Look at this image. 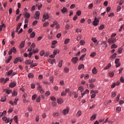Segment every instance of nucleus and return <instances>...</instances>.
I'll return each mask as SVG.
<instances>
[{
  "instance_id": "obj_1",
  "label": "nucleus",
  "mask_w": 124,
  "mask_h": 124,
  "mask_svg": "<svg viewBox=\"0 0 124 124\" xmlns=\"http://www.w3.org/2000/svg\"><path fill=\"white\" fill-rule=\"evenodd\" d=\"M18 62H23V58L20 57H16L15 59V60L14 61V63H17Z\"/></svg>"
},
{
  "instance_id": "obj_2",
  "label": "nucleus",
  "mask_w": 124,
  "mask_h": 124,
  "mask_svg": "<svg viewBox=\"0 0 124 124\" xmlns=\"http://www.w3.org/2000/svg\"><path fill=\"white\" fill-rule=\"evenodd\" d=\"M49 18V15H48V14L47 13H45L43 15V17L42 19V22H45V21H46V20H48Z\"/></svg>"
},
{
  "instance_id": "obj_3",
  "label": "nucleus",
  "mask_w": 124,
  "mask_h": 124,
  "mask_svg": "<svg viewBox=\"0 0 124 124\" xmlns=\"http://www.w3.org/2000/svg\"><path fill=\"white\" fill-rule=\"evenodd\" d=\"M99 23V19H97L96 16H95L94 21H93V26H97Z\"/></svg>"
},
{
  "instance_id": "obj_4",
  "label": "nucleus",
  "mask_w": 124,
  "mask_h": 124,
  "mask_svg": "<svg viewBox=\"0 0 124 124\" xmlns=\"http://www.w3.org/2000/svg\"><path fill=\"white\" fill-rule=\"evenodd\" d=\"M35 20H39V16H40V13L39 12V11H37L35 12Z\"/></svg>"
},
{
  "instance_id": "obj_5",
  "label": "nucleus",
  "mask_w": 124,
  "mask_h": 124,
  "mask_svg": "<svg viewBox=\"0 0 124 124\" xmlns=\"http://www.w3.org/2000/svg\"><path fill=\"white\" fill-rule=\"evenodd\" d=\"M78 62V58L77 57H74L72 59V62L74 64H76L77 63V62Z\"/></svg>"
},
{
  "instance_id": "obj_6",
  "label": "nucleus",
  "mask_w": 124,
  "mask_h": 124,
  "mask_svg": "<svg viewBox=\"0 0 124 124\" xmlns=\"http://www.w3.org/2000/svg\"><path fill=\"white\" fill-rule=\"evenodd\" d=\"M24 18H26L27 19H29L31 17V14L27 12L24 13Z\"/></svg>"
},
{
  "instance_id": "obj_7",
  "label": "nucleus",
  "mask_w": 124,
  "mask_h": 124,
  "mask_svg": "<svg viewBox=\"0 0 124 124\" xmlns=\"http://www.w3.org/2000/svg\"><path fill=\"white\" fill-rule=\"evenodd\" d=\"M16 85H17V83L15 81H14L10 83L9 84V87L10 88H14V87L16 86Z\"/></svg>"
},
{
  "instance_id": "obj_8",
  "label": "nucleus",
  "mask_w": 124,
  "mask_h": 124,
  "mask_svg": "<svg viewBox=\"0 0 124 124\" xmlns=\"http://www.w3.org/2000/svg\"><path fill=\"white\" fill-rule=\"evenodd\" d=\"M108 42L109 44H112V43H115V42H116V39H109L108 40Z\"/></svg>"
},
{
  "instance_id": "obj_9",
  "label": "nucleus",
  "mask_w": 124,
  "mask_h": 124,
  "mask_svg": "<svg viewBox=\"0 0 124 124\" xmlns=\"http://www.w3.org/2000/svg\"><path fill=\"white\" fill-rule=\"evenodd\" d=\"M3 121H4L5 123H9L10 122V119L9 118H7L6 117L4 116L2 117Z\"/></svg>"
},
{
  "instance_id": "obj_10",
  "label": "nucleus",
  "mask_w": 124,
  "mask_h": 124,
  "mask_svg": "<svg viewBox=\"0 0 124 124\" xmlns=\"http://www.w3.org/2000/svg\"><path fill=\"white\" fill-rule=\"evenodd\" d=\"M57 103L59 104H62V103H63V100L62 98H59L57 100Z\"/></svg>"
},
{
  "instance_id": "obj_11",
  "label": "nucleus",
  "mask_w": 124,
  "mask_h": 124,
  "mask_svg": "<svg viewBox=\"0 0 124 124\" xmlns=\"http://www.w3.org/2000/svg\"><path fill=\"white\" fill-rule=\"evenodd\" d=\"M48 62H50V63H51V64H53V63L56 62V60L55 59H49Z\"/></svg>"
},
{
  "instance_id": "obj_12",
  "label": "nucleus",
  "mask_w": 124,
  "mask_h": 124,
  "mask_svg": "<svg viewBox=\"0 0 124 124\" xmlns=\"http://www.w3.org/2000/svg\"><path fill=\"white\" fill-rule=\"evenodd\" d=\"M69 112V109H68V108H67L63 110L62 113L63 114V115H66V114H67V113H68Z\"/></svg>"
},
{
  "instance_id": "obj_13",
  "label": "nucleus",
  "mask_w": 124,
  "mask_h": 124,
  "mask_svg": "<svg viewBox=\"0 0 124 124\" xmlns=\"http://www.w3.org/2000/svg\"><path fill=\"white\" fill-rule=\"evenodd\" d=\"M110 67H111V63H108V65L104 68V70H107V69H109Z\"/></svg>"
},
{
  "instance_id": "obj_14",
  "label": "nucleus",
  "mask_w": 124,
  "mask_h": 124,
  "mask_svg": "<svg viewBox=\"0 0 124 124\" xmlns=\"http://www.w3.org/2000/svg\"><path fill=\"white\" fill-rule=\"evenodd\" d=\"M12 73H13V70H11L10 71L8 72V73H7L5 75L6 76H9V75H11Z\"/></svg>"
},
{
  "instance_id": "obj_15",
  "label": "nucleus",
  "mask_w": 124,
  "mask_h": 124,
  "mask_svg": "<svg viewBox=\"0 0 124 124\" xmlns=\"http://www.w3.org/2000/svg\"><path fill=\"white\" fill-rule=\"evenodd\" d=\"M82 68H85V66L83 64L79 65L78 67V70H81Z\"/></svg>"
},
{
  "instance_id": "obj_16",
  "label": "nucleus",
  "mask_w": 124,
  "mask_h": 124,
  "mask_svg": "<svg viewBox=\"0 0 124 124\" xmlns=\"http://www.w3.org/2000/svg\"><path fill=\"white\" fill-rule=\"evenodd\" d=\"M11 50H12V53H14V54H16V53H17V50L15 47H13Z\"/></svg>"
},
{
  "instance_id": "obj_17",
  "label": "nucleus",
  "mask_w": 124,
  "mask_h": 124,
  "mask_svg": "<svg viewBox=\"0 0 124 124\" xmlns=\"http://www.w3.org/2000/svg\"><path fill=\"white\" fill-rule=\"evenodd\" d=\"M96 118V114H93L90 118L91 121H93Z\"/></svg>"
},
{
  "instance_id": "obj_18",
  "label": "nucleus",
  "mask_w": 124,
  "mask_h": 124,
  "mask_svg": "<svg viewBox=\"0 0 124 124\" xmlns=\"http://www.w3.org/2000/svg\"><path fill=\"white\" fill-rule=\"evenodd\" d=\"M0 101L1 102H5V101H6V97L5 96L2 97L0 99Z\"/></svg>"
},
{
  "instance_id": "obj_19",
  "label": "nucleus",
  "mask_w": 124,
  "mask_h": 124,
  "mask_svg": "<svg viewBox=\"0 0 124 124\" xmlns=\"http://www.w3.org/2000/svg\"><path fill=\"white\" fill-rule=\"evenodd\" d=\"M35 36V32L33 31L30 35L31 38H33Z\"/></svg>"
},
{
  "instance_id": "obj_20",
  "label": "nucleus",
  "mask_w": 124,
  "mask_h": 124,
  "mask_svg": "<svg viewBox=\"0 0 124 124\" xmlns=\"http://www.w3.org/2000/svg\"><path fill=\"white\" fill-rule=\"evenodd\" d=\"M25 64H31V60H26L25 62Z\"/></svg>"
},
{
  "instance_id": "obj_21",
  "label": "nucleus",
  "mask_w": 124,
  "mask_h": 124,
  "mask_svg": "<svg viewBox=\"0 0 124 124\" xmlns=\"http://www.w3.org/2000/svg\"><path fill=\"white\" fill-rule=\"evenodd\" d=\"M92 72L93 74H96L97 73V71H96V68L95 67H94L93 69L92 70Z\"/></svg>"
},
{
  "instance_id": "obj_22",
  "label": "nucleus",
  "mask_w": 124,
  "mask_h": 124,
  "mask_svg": "<svg viewBox=\"0 0 124 124\" xmlns=\"http://www.w3.org/2000/svg\"><path fill=\"white\" fill-rule=\"evenodd\" d=\"M3 28H5V25L4 24H2V25H0V31H2V29H3Z\"/></svg>"
},
{
  "instance_id": "obj_23",
  "label": "nucleus",
  "mask_w": 124,
  "mask_h": 124,
  "mask_svg": "<svg viewBox=\"0 0 124 124\" xmlns=\"http://www.w3.org/2000/svg\"><path fill=\"white\" fill-rule=\"evenodd\" d=\"M24 46H25V41H23L21 43L20 45V47H21V48H24Z\"/></svg>"
},
{
  "instance_id": "obj_24",
  "label": "nucleus",
  "mask_w": 124,
  "mask_h": 124,
  "mask_svg": "<svg viewBox=\"0 0 124 124\" xmlns=\"http://www.w3.org/2000/svg\"><path fill=\"white\" fill-rule=\"evenodd\" d=\"M116 57H117V53H115L112 55H111L110 59V60H112V59L116 58Z\"/></svg>"
},
{
  "instance_id": "obj_25",
  "label": "nucleus",
  "mask_w": 124,
  "mask_h": 124,
  "mask_svg": "<svg viewBox=\"0 0 124 124\" xmlns=\"http://www.w3.org/2000/svg\"><path fill=\"white\" fill-rule=\"evenodd\" d=\"M73 94H74L75 98H77L78 97V94L76 93V92L73 91Z\"/></svg>"
},
{
  "instance_id": "obj_26",
  "label": "nucleus",
  "mask_w": 124,
  "mask_h": 124,
  "mask_svg": "<svg viewBox=\"0 0 124 124\" xmlns=\"http://www.w3.org/2000/svg\"><path fill=\"white\" fill-rule=\"evenodd\" d=\"M109 77H114V72H110L109 73Z\"/></svg>"
},
{
  "instance_id": "obj_27",
  "label": "nucleus",
  "mask_w": 124,
  "mask_h": 124,
  "mask_svg": "<svg viewBox=\"0 0 124 124\" xmlns=\"http://www.w3.org/2000/svg\"><path fill=\"white\" fill-rule=\"evenodd\" d=\"M66 11H67V9L65 7H63L62 8V13H65V12H66Z\"/></svg>"
},
{
  "instance_id": "obj_28",
  "label": "nucleus",
  "mask_w": 124,
  "mask_h": 124,
  "mask_svg": "<svg viewBox=\"0 0 124 124\" xmlns=\"http://www.w3.org/2000/svg\"><path fill=\"white\" fill-rule=\"evenodd\" d=\"M58 66L60 68H61V67H62V61H59Z\"/></svg>"
},
{
  "instance_id": "obj_29",
  "label": "nucleus",
  "mask_w": 124,
  "mask_h": 124,
  "mask_svg": "<svg viewBox=\"0 0 124 124\" xmlns=\"http://www.w3.org/2000/svg\"><path fill=\"white\" fill-rule=\"evenodd\" d=\"M14 120L15 121L16 124H18V116H15L14 118Z\"/></svg>"
},
{
  "instance_id": "obj_30",
  "label": "nucleus",
  "mask_w": 124,
  "mask_h": 124,
  "mask_svg": "<svg viewBox=\"0 0 124 124\" xmlns=\"http://www.w3.org/2000/svg\"><path fill=\"white\" fill-rule=\"evenodd\" d=\"M116 92H112L111 93V97H115L116 96Z\"/></svg>"
},
{
  "instance_id": "obj_31",
  "label": "nucleus",
  "mask_w": 124,
  "mask_h": 124,
  "mask_svg": "<svg viewBox=\"0 0 124 124\" xmlns=\"http://www.w3.org/2000/svg\"><path fill=\"white\" fill-rule=\"evenodd\" d=\"M111 49H114L117 48L118 46L116 44H114L112 45H111Z\"/></svg>"
},
{
  "instance_id": "obj_32",
  "label": "nucleus",
  "mask_w": 124,
  "mask_h": 124,
  "mask_svg": "<svg viewBox=\"0 0 124 124\" xmlns=\"http://www.w3.org/2000/svg\"><path fill=\"white\" fill-rule=\"evenodd\" d=\"M18 100H19V99H18L17 98H16L14 101V104H15V105H16L17 101H18Z\"/></svg>"
},
{
  "instance_id": "obj_33",
  "label": "nucleus",
  "mask_w": 124,
  "mask_h": 124,
  "mask_svg": "<svg viewBox=\"0 0 124 124\" xmlns=\"http://www.w3.org/2000/svg\"><path fill=\"white\" fill-rule=\"evenodd\" d=\"M70 41V39H66L64 42V44H67Z\"/></svg>"
},
{
  "instance_id": "obj_34",
  "label": "nucleus",
  "mask_w": 124,
  "mask_h": 124,
  "mask_svg": "<svg viewBox=\"0 0 124 124\" xmlns=\"http://www.w3.org/2000/svg\"><path fill=\"white\" fill-rule=\"evenodd\" d=\"M37 66V63H33V64H31L30 65V67H31V68H32V67H34V66Z\"/></svg>"
},
{
  "instance_id": "obj_35",
  "label": "nucleus",
  "mask_w": 124,
  "mask_h": 124,
  "mask_svg": "<svg viewBox=\"0 0 124 124\" xmlns=\"http://www.w3.org/2000/svg\"><path fill=\"white\" fill-rule=\"evenodd\" d=\"M103 29H104V25H101L99 28V31H102Z\"/></svg>"
},
{
  "instance_id": "obj_36",
  "label": "nucleus",
  "mask_w": 124,
  "mask_h": 124,
  "mask_svg": "<svg viewBox=\"0 0 124 124\" xmlns=\"http://www.w3.org/2000/svg\"><path fill=\"white\" fill-rule=\"evenodd\" d=\"M53 117H59V113H58V112H54L53 114Z\"/></svg>"
},
{
  "instance_id": "obj_37",
  "label": "nucleus",
  "mask_w": 124,
  "mask_h": 124,
  "mask_svg": "<svg viewBox=\"0 0 124 124\" xmlns=\"http://www.w3.org/2000/svg\"><path fill=\"white\" fill-rule=\"evenodd\" d=\"M17 92L15 91H14L12 93L13 96H17Z\"/></svg>"
},
{
  "instance_id": "obj_38",
  "label": "nucleus",
  "mask_w": 124,
  "mask_h": 124,
  "mask_svg": "<svg viewBox=\"0 0 124 124\" xmlns=\"http://www.w3.org/2000/svg\"><path fill=\"white\" fill-rule=\"evenodd\" d=\"M28 77L29 78H33L34 76H33V74H31V73H29L28 74Z\"/></svg>"
},
{
  "instance_id": "obj_39",
  "label": "nucleus",
  "mask_w": 124,
  "mask_h": 124,
  "mask_svg": "<svg viewBox=\"0 0 124 124\" xmlns=\"http://www.w3.org/2000/svg\"><path fill=\"white\" fill-rule=\"evenodd\" d=\"M37 85H38V90H39V91L42 90V86H41L39 83H37Z\"/></svg>"
},
{
  "instance_id": "obj_40",
  "label": "nucleus",
  "mask_w": 124,
  "mask_h": 124,
  "mask_svg": "<svg viewBox=\"0 0 124 124\" xmlns=\"http://www.w3.org/2000/svg\"><path fill=\"white\" fill-rule=\"evenodd\" d=\"M93 4L91 3L89 5L88 8L89 9H92V8H93Z\"/></svg>"
},
{
  "instance_id": "obj_41",
  "label": "nucleus",
  "mask_w": 124,
  "mask_h": 124,
  "mask_svg": "<svg viewBox=\"0 0 124 124\" xmlns=\"http://www.w3.org/2000/svg\"><path fill=\"white\" fill-rule=\"evenodd\" d=\"M82 115V113L80 110L78 111L77 113V116H78V117H80Z\"/></svg>"
},
{
  "instance_id": "obj_42",
  "label": "nucleus",
  "mask_w": 124,
  "mask_h": 124,
  "mask_svg": "<svg viewBox=\"0 0 124 124\" xmlns=\"http://www.w3.org/2000/svg\"><path fill=\"white\" fill-rule=\"evenodd\" d=\"M76 6V5H75V4H72L70 6V9H73L74 8H75Z\"/></svg>"
},
{
  "instance_id": "obj_43",
  "label": "nucleus",
  "mask_w": 124,
  "mask_h": 124,
  "mask_svg": "<svg viewBox=\"0 0 124 124\" xmlns=\"http://www.w3.org/2000/svg\"><path fill=\"white\" fill-rule=\"evenodd\" d=\"M89 87L90 88H91V89H93V88L95 87V85H94V84H90Z\"/></svg>"
},
{
  "instance_id": "obj_44",
  "label": "nucleus",
  "mask_w": 124,
  "mask_h": 124,
  "mask_svg": "<svg viewBox=\"0 0 124 124\" xmlns=\"http://www.w3.org/2000/svg\"><path fill=\"white\" fill-rule=\"evenodd\" d=\"M50 94H51V92H50L49 91H47L46 93L45 96H48V95H50Z\"/></svg>"
},
{
  "instance_id": "obj_45",
  "label": "nucleus",
  "mask_w": 124,
  "mask_h": 124,
  "mask_svg": "<svg viewBox=\"0 0 124 124\" xmlns=\"http://www.w3.org/2000/svg\"><path fill=\"white\" fill-rule=\"evenodd\" d=\"M121 9H122V7H121V6H118L117 9V12H120V11H121Z\"/></svg>"
},
{
  "instance_id": "obj_46",
  "label": "nucleus",
  "mask_w": 124,
  "mask_h": 124,
  "mask_svg": "<svg viewBox=\"0 0 124 124\" xmlns=\"http://www.w3.org/2000/svg\"><path fill=\"white\" fill-rule=\"evenodd\" d=\"M79 43L80 45H84L85 44V41L81 40L80 41Z\"/></svg>"
},
{
  "instance_id": "obj_47",
  "label": "nucleus",
  "mask_w": 124,
  "mask_h": 124,
  "mask_svg": "<svg viewBox=\"0 0 124 124\" xmlns=\"http://www.w3.org/2000/svg\"><path fill=\"white\" fill-rule=\"evenodd\" d=\"M95 55H96V53L93 52L90 55V57H95Z\"/></svg>"
},
{
  "instance_id": "obj_48",
  "label": "nucleus",
  "mask_w": 124,
  "mask_h": 124,
  "mask_svg": "<svg viewBox=\"0 0 124 124\" xmlns=\"http://www.w3.org/2000/svg\"><path fill=\"white\" fill-rule=\"evenodd\" d=\"M44 54H45V52H44V50H42L40 53V56H41V57H42V56H44Z\"/></svg>"
},
{
  "instance_id": "obj_49",
  "label": "nucleus",
  "mask_w": 124,
  "mask_h": 124,
  "mask_svg": "<svg viewBox=\"0 0 124 124\" xmlns=\"http://www.w3.org/2000/svg\"><path fill=\"white\" fill-rule=\"evenodd\" d=\"M64 70L65 73H68L69 72V69H68V68H65Z\"/></svg>"
},
{
  "instance_id": "obj_50",
  "label": "nucleus",
  "mask_w": 124,
  "mask_h": 124,
  "mask_svg": "<svg viewBox=\"0 0 124 124\" xmlns=\"http://www.w3.org/2000/svg\"><path fill=\"white\" fill-rule=\"evenodd\" d=\"M38 51H39L38 50V48L36 49H33V51H32V53H34V54H35V53H38Z\"/></svg>"
},
{
  "instance_id": "obj_51",
  "label": "nucleus",
  "mask_w": 124,
  "mask_h": 124,
  "mask_svg": "<svg viewBox=\"0 0 124 124\" xmlns=\"http://www.w3.org/2000/svg\"><path fill=\"white\" fill-rule=\"evenodd\" d=\"M123 52V49L121 48V47H120V48H119V49H118V53H119V54H122V52Z\"/></svg>"
},
{
  "instance_id": "obj_52",
  "label": "nucleus",
  "mask_w": 124,
  "mask_h": 124,
  "mask_svg": "<svg viewBox=\"0 0 124 124\" xmlns=\"http://www.w3.org/2000/svg\"><path fill=\"white\" fill-rule=\"evenodd\" d=\"M36 97H37V95L36 94H34L32 96V100H34L36 98Z\"/></svg>"
},
{
  "instance_id": "obj_53",
  "label": "nucleus",
  "mask_w": 124,
  "mask_h": 124,
  "mask_svg": "<svg viewBox=\"0 0 124 124\" xmlns=\"http://www.w3.org/2000/svg\"><path fill=\"white\" fill-rule=\"evenodd\" d=\"M65 95H66V93L65 92H64V91H63L62 93H61V96H65Z\"/></svg>"
},
{
  "instance_id": "obj_54",
  "label": "nucleus",
  "mask_w": 124,
  "mask_h": 124,
  "mask_svg": "<svg viewBox=\"0 0 124 124\" xmlns=\"http://www.w3.org/2000/svg\"><path fill=\"white\" fill-rule=\"evenodd\" d=\"M47 26H49V22H46L43 24V27H47Z\"/></svg>"
},
{
  "instance_id": "obj_55",
  "label": "nucleus",
  "mask_w": 124,
  "mask_h": 124,
  "mask_svg": "<svg viewBox=\"0 0 124 124\" xmlns=\"http://www.w3.org/2000/svg\"><path fill=\"white\" fill-rule=\"evenodd\" d=\"M120 63V59H116L115 61V63Z\"/></svg>"
},
{
  "instance_id": "obj_56",
  "label": "nucleus",
  "mask_w": 124,
  "mask_h": 124,
  "mask_svg": "<svg viewBox=\"0 0 124 124\" xmlns=\"http://www.w3.org/2000/svg\"><path fill=\"white\" fill-rule=\"evenodd\" d=\"M76 14L78 15V16H80V15H81V11H77Z\"/></svg>"
},
{
  "instance_id": "obj_57",
  "label": "nucleus",
  "mask_w": 124,
  "mask_h": 124,
  "mask_svg": "<svg viewBox=\"0 0 124 124\" xmlns=\"http://www.w3.org/2000/svg\"><path fill=\"white\" fill-rule=\"evenodd\" d=\"M13 111V108H10V109L8 110V113H9L10 114V113H12Z\"/></svg>"
},
{
  "instance_id": "obj_58",
  "label": "nucleus",
  "mask_w": 124,
  "mask_h": 124,
  "mask_svg": "<svg viewBox=\"0 0 124 124\" xmlns=\"http://www.w3.org/2000/svg\"><path fill=\"white\" fill-rule=\"evenodd\" d=\"M69 92H70V90L69 89V88H66L65 90V93H69Z\"/></svg>"
},
{
  "instance_id": "obj_59",
  "label": "nucleus",
  "mask_w": 124,
  "mask_h": 124,
  "mask_svg": "<svg viewBox=\"0 0 124 124\" xmlns=\"http://www.w3.org/2000/svg\"><path fill=\"white\" fill-rule=\"evenodd\" d=\"M95 81V79H90L89 81V83H93V82H94Z\"/></svg>"
},
{
  "instance_id": "obj_60",
  "label": "nucleus",
  "mask_w": 124,
  "mask_h": 124,
  "mask_svg": "<svg viewBox=\"0 0 124 124\" xmlns=\"http://www.w3.org/2000/svg\"><path fill=\"white\" fill-rule=\"evenodd\" d=\"M40 98H41V97H40V96H39L36 99L37 102H40Z\"/></svg>"
},
{
  "instance_id": "obj_61",
  "label": "nucleus",
  "mask_w": 124,
  "mask_h": 124,
  "mask_svg": "<svg viewBox=\"0 0 124 124\" xmlns=\"http://www.w3.org/2000/svg\"><path fill=\"white\" fill-rule=\"evenodd\" d=\"M120 81L121 83H124V78H123V77H121L120 78Z\"/></svg>"
},
{
  "instance_id": "obj_62",
  "label": "nucleus",
  "mask_w": 124,
  "mask_h": 124,
  "mask_svg": "<svg viewBox=\"0 0 124 124\" xmlns=\"http://www.w3.org/2000/svg\"><path fill=\"white\" fill-rule=\"evenodd\" d=\"M121 110H122V108L121 107H117L116 108V111H118V112L121 111Z\"/></svg>"
},
{
  "instance_id": "obj_63",
  "label": "nucleus",
  "mask_w": 124,
  "mask_h": 124,
  "mask_svg": "<svg viewBox=\"0 0 124 124\" xmlns=\"http://www.w3.org/2000/svg\"><path fill=\"white\" fill-rule=\"evenodd\" d=\"M85 52H87V49L84 48L81 50V53H85Z\"/></svg>"
},
{
  "instance_id": "obj_64",
  "label": "nucleus",
  "mask_w": 124,
  "mask_h": 124,
  "mask_svg": "<svg viewBox=\"0 0 124 124\" xmlns=\"http://www.w3.org/2000/svg\"><path fill=\"white\" fill-rule=\"evenodd\" d=\"M54 91H58L59 90V87L55 86L54 87Z\"/></svg>"
}]
</instances>
